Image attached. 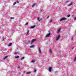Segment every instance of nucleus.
<instances>
[{
  "mask_svg": "<svg viewBox=\"0 0 76 76\" xmlns=\"http://www.w3.org/2000/svg\"><path fill=\"white\" fill-rule=\"evenodd\" d=\"M66 19H67V18H64L60 19V21H62V20H66Z\"/></svg>",
  "mask_w": 76,
  "mask_h": 76,
  "instance_id": "f257e3e1",
  "label": "nucleus"
},
{
  "mask_svg": "<svg viewBox=\"0 0 76 76\" xmlns=\"http://www.w3.org/2000/svg\"><path fill=\"white\" fill-rule=\"evenodd\" d=\"M35 41H36V39H33L32 40H31V44H33V42Z\"/></svg>",
  "mask_w": 76,
  "mask_h": 76,
  "instance_id": "f03ea898",
  "label": "nucleus"
},
{
  "mask_svg": "<svg viewBox=\"0 0 76 76\" xmlns=\"http://www.w3.org/2000/svg\"><path fill=\"white\" fill-rule=\"evenodd\" d=\"M50 34H51V33H49L48 34H47L46 36V37H48L49 36H50Z\"/></svg>",
  "mask_w": 76,
  "mask_h": 76,
  "instance_id": "7ed1b4c3",
  "label": "nucleus"
},
{
  "mask_svg": "<svg viewBox=\"0 0 76 76\" xmlns=\"http://www.w3.org/2000/svg\"><path fill=\"white\" fill-rule=\"evenodd\" d=\"M52 69V67H49L48 68V70H49V72H51V69Z\"/></svg>",
  "mask_w": 76,
  "mask_h": 76,
  "instance_id": "20e7f679",
  "label": "nucleus"
},
{
  "mask_svg": "<svg viewBox=\"0 0 76 76\" xmlns=\"http://www.w3.org/2000/svg\"><path fill=\"white\" fill-rule=\"evenodd\" d=\"M39 52L40 54L41 53V48H39Z\"/></svg>",
  "mask_w": 76,
  "mask_h": 76,
  "instance_id": "39448f33",
  "label": "nucleus"
},
{
  "mask_svg": "<svg viewBox=\"0 0 76 76\" xmlns=\"http://www.w3.org/2000/svg\"><path fill=\"white\" fill-rule=\"evenodd\" d=\"M56 40H58V39H59V38H60V35H58L57 37H56Z\"/></svg>",
  "mask_w": 76,
  "mask_h": 76,
  "instance_id": "423d86ee",
  "label": "nucleus"
},
{
  "mask_svg": "<svg viewBox=\"0 0 76 76\" xmlns=\"http://www.w3.org/2000/svg\"><path fill=\"white\" fill-rule=\"evenodd\" d=\"M61 28H59V29H58L57 31V32L58 33H59L60 32V30H61Z\"/></svg>",
  "mask_w": 76,
  "mask_h": 76,
  "instance_id": "0eeeda50",
  "label": "nucleus"
},
{
  "mask_svg": "<svg viewBox=\"0 0 76 76\" xmlns=\"http://www.w3.org/2000/svg\"><path fill=\"white\" fill-rule=\"evenodd\" d=\"M35 25H34L33 26L31 27L30 28L31 29H32L33 28H35Z\"/></svg>",
  "mask_w": 76,
  "mask_h": 76,
  "instance_id": "6e6552de",
  "label": "nucleus"
},
{
  "mask_svg": "<svg viewBox=\"0 0 76 76\" xmlns=\"http://www.w3.org/2000/svg\"><path fill=\"white\" fill-rule=\"evenodd\" d=\"M35 47V45H32V46H31L30 47V48H34V47Z\"/></svg>",
  "mask_w": 76,
  "mask_h": 76,
  "instance_id": "1a4fd4ad",
  "label": "nucleus"
},
{
  "mask_svg": "<svg viewBox=\"0 0 76 76\" xmlns=\"http://www.w3.org/2000/svg\"><path fill=\"white\" fill-rule=\"evenodd\" d=\"M49 52L50 53V54H52V51H51V50L50 49L49 50Z\"/></svg>",
  "mask_w": 76,
  "mask_h": 76,
  "instance_id": "9d476101",
  "label": "nucleus"
},
{
  "mask_svg": "<svg viewBox=\"0 0 76 76\" xmlns=\"http://www.w3.org/2000/svg\"><path fill=\"white\" fill-rule=\"evenodd\" d=\"M12 45V43H9V44L8 45V47H10Z\"/></svg>",
  "mask_w": 76,
  "mask_h": 76,
  "instance_id": "9b49d317",
  "label": "nucleus"
},
{
  "mask_svg": "<svg viewBox=\"0 0 76 76\" xmlns=\"http://www.w3.org/2000/svg\"><path fill=\"white\" fill-rule=\"evenodd\" d=\"M7 58V56H5L4 58V60H5V59H6V58Z\"/></svg>",
  "mask_w": 76,
  "mask_h": 76,
  "instance_id": "f8f14e48",
  "label": "nucleus"
},
{
  "mask_svg": "<svg viewBox=\"0 0 76 76\" xmlns=\"http://www.w3.org/2000/svg\"><path fill=\"white\" fill-rule=\"evenodd\" d=\"M19 57L18 56H17L15 57V58H19Z\"/></svg>",
  "mask_w": 76,
  "mask_h": 76,
  "instance_id": "ddd939ff",
  "label": "nucleus"
},
{
  "mask_svg": "<svg viewBox=\"0 0 76 76\" xmlns=\"http://www.w3.org/2000/svg\"><path fill=\"white\" fill-rule=\"evenodd\" d=\"M76 60V56L74 58V61H75Z\"/></svg>",
  "mask_w": 76,
  "mask_h": 76,
  "instance_id": "4468645a",
  "label": "nucleus"
},
{
  "mask_svg": "<svg viewBox=\"0 0 76 76\" xmlns=\"http://www.w3.org/2000/svg\"><path fill=\"white\" fill-rule=\"evenodd\" d=\"M30 73H31V72H28L26 73V74H30Z\"/></svg>",
  "mask_w": 76,
  "mask_h": 76,
  "instance_id": "2eb2a0df",
  "label": "nucleus"
},
{
  "mask_svg": "<svg viewBox=\"0 0 76 76\" xmlns=\"http://www.w3.org/2000/svg\"><path fill=\"white\" fill-rule=\"evenodd\" d=\"M72 4H73V3L72 2H71V4H69V5H68V6H71V5H72Z\"/></svg>",
  "mask_w": 76,
  "mask_h": 76,
  "instance_id": "dca6fc26",
  "label": "nucleus"
},
{
  "mask_svg": "<svg viewBox=\"0 0 76 76\" xmlns=\"http://www.w3.org/2000/svg\"><path fill=\"white\" fill-rule=\"evenodd\" d=\"M37 20H38V21H40V20H39V18H37Z\"/></svg>",
  "mask_w": 76,
  "mask_h": 76,
  "instance_id": "f3484780",
  "label": "nucleus"
},
{
  "mask_svg": "<svg viewBox=\"0 0 76 76\" xmlns=\"http://www.w3.org/2000/svg\"><path fill=\"white\" fill-rule=\"evenodd\" d=\"M53 21V19L51 20L50 21V23H51L52 22V21Z\"/></svg>",
  "mask_w": 76,
  "mask_h": 76,
  "instance_id": "a211bd4d",
  "label": "nucleus"
},
{
  "mask_svg": "<svg viewBox=\"0 0 76 76\" xmlns=\"http://www.w3.org/2000/svg\"><path fill=\"white\" fill-rule=\"evenodd\" d=\"M31 63H35V61L34 60H32V61H31Z\"/></svg>",
  "mask_w": 76,
  "mask_h": 76,
  "instance_id": "6ab92c4d",
  "label": "nucleus"
},
{
  "mask_svg": "<svg viewBox=\"0 0 76 76\" xmlns=\"http://www.w3.org/2000/svg\"><path fill=\"white\" fill-rule=\"evenodd\" d=\"M25 58V57H23L21 58V60H23V59H24Z\"/></svg>",
  "mask_w": 76,
  "mask_h": 76,
  "instance_id": "aec40b11",
  "label": "nucleus"
},
{
  "mask_svg": "<svg viewBox=\"0 0 76 76\" xmlns=\"http://www.w3.org/2000/svg\"><path fill=\"white\" fill-rule=\"evenodd\" d=\"M16 4V2H14L13 4V6H15V4Z\"/></svg>",
  "mask_w": 76,
  "mask_h": 76,
  "instance_id": "412c9836",
  "label": "nucleus"
},
{
  "mask_svg": "<svg viewBox=\"0 0 76 76\" xmlns=\"http://www.w3.org/2000/svg\"><path fill=\"white\" fill-rule=\"evenodd\" d=\"M67 16L68 17H70V15H67Z\"/></svg>",
  "mask_w": 76,
  "mask_h": 76,
  "instance_id": "4be33fe9",
  "label": "nucleus"
},
{
  "mask_svg": "<svg viewBox=\"0 0 76 76\" xmlns=\"http://www.w3.org/2000/svg\"><path fill=\"white\" fill-rule=\"evenodd\" d=\"M28 23H26L25 24V26L27 25H28Z\"/></svg>",
  "mask_w": 76,
  "mask_h": 76,
  "instance_id": "5701e85b",
  "label": "nucleus"
},
{
  "mask_svg": "<svg viewBox=\"0 0 76 76\" xmlns=\"http://www.w3.org/2000/svg\"><path fill=\"white\" fill-rule=\"evenodd\" d=\"M36 71H37V70H36V69H34V72L35 73H36Z\"/></svg>",
  "mask_w": 76,
  "mask_h": 76,
  "instance_id": "b1692460",
  "label": "nucleus"
},
{
  "mask_svg": "<svg viewBox=\"0 0 76 76\" xmlns=\"http://www.w3.org/2000/svg\"><path fill=\"white\" fill-rule=\"evenodd\" d=\"M35 4H34L32 6V7H34V6H35Z\"/></svg>",
  "mask_w": 76,
  "mask_h": 76,
  "instance_id": "393cba45",
  "label": "nucleus"
},
{
  "mask_svg": "<svg viewBox=\"0 0 76 76\" xmlns=\"http://www.w3.org/2000/svg\"><path fill=\"white\" fill-rule=\"evenodd\" d=\"M16 2H17V3H19V2H18V1H16Z\"/></svg>",
  "mask_w": 76,
  "mask_h": 76,
  "instance_id": "a878e982",
  "label": "nucleus"
},
{
  "mask_svg": "<svg viewBox=\"0 0 76 76\" xmlns=\"http://www.w3.org/2000/svg\"><path fill=\"white\" fill-rule=\"evenodd\" d=\"M69 2V1H66L65 2V3H68Z\"/></svg>",
  "mask_w": 76,
  "mask_h": 76,
  "instance_id": "bb28decb",
  "label": "nucleus"
},
{
  "mask_svg": "<svg viewBox=\"0 0 76 76\" xmlns=\"http://www.w3.org/2000/svg\"><path fill=\"white\" fill-rule=\"evenodd\" d=\"M11 19H14V18L11 17Z\"/></svg>",
  "mask_w": 76,
  "mask_h": 76,
  "instance_id": "cd10ccee",
  "label": "nucleus"
},
{
  "mask_svg": "<svg viewBox=\"0 0 76 76\" xmlns=\"http://www.w3.org/2000/svg\"><path fill=\"white\" fill-rule=\"evenodd\" d=\"M29 31H27V34H28V33H29Z\"/></svg>",
  "mask_w": 76,
  "mask_h": 76,
  "instance_id": "c85d7f7f",
  "label": "nucleus"
},
{
  "mask_svg": "<svg viewBox=\"0 0 76 76\" xmlns=\"http://www.w3.org/2000/svg\"><path fill=\"white\" fill-rule=\"evenodd\" d=\"M18 53H14V54H18Z\"/></svg>",
  "mask_w": 76,
  "mask_h": 76,
  "instance_id": "c756f323",
  "label": "nucleus"
},
{
  "mask_svg": "<svg viewBox=\"0 0 76 76\" xmlns=\"http://www.w3.org/2000/svg\"><path fill=\"white\" fill-rule=\"evenodd\" d=\"M57 71H56L55 72H54L55 73H57Z\"/></svg>",
  "mask_w": 76,
  "mask_h": 76,
  "instance_id": "7c9ffc66",
  "label": "nucleus"
},
{
  "mask_svg": "<svg viewBox=\"0 0 76 76\" xmlns=\"http://www.w3.org/2000/svg\"><path fill=\"white\" fill-rule=\"evenodd\" d=\"M74 20H76V17H75L74 18Z\"/></svg>",
  "mask_w": 76,
  "mask_h": 76,
  "instance_id": "2f4dec72",
  "label": "nucleus"
},
{
  "mask_svg": "<svg viewBox=\"0 0 76 76\" xmlns=\"http://www.w3.org/2000/svg\"><path fill=\"white\" fill-rule=\"evenodd\" d=\"M49 18V16H48V17H47V18L48 19V18Z\"/></svg>",
  "mask_w": 76,
  "mask_h": 76,
  "instance_id": "473e14b6",
  "label": "nucleus"
},
{
  "mask_svg": "<svg viewBox=\"0 0 76 76\" xmlns=\"http://www.w3.org/2000/svg\"><path fill=\"white\" fill-rule=\"evenodd\" d=\"M18 68H20V66H19L18 67Z\"/></svg>",
  "mask_w": 76,
  "mask_h": 76,
  "instance_id": "72a5a7b5",
  "label": "nucleus"
}]
</instances>
